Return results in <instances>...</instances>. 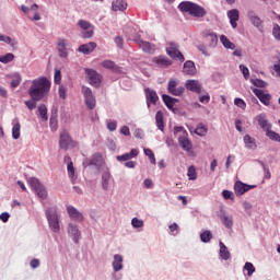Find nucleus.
Masks as SVG:
<instances>
[{"mask_svg": "<svg viewBox=\"0 0 280 280\" xmlns=\"http://www.w3.org/2000/svg\"><path fill=\"white\" fill-rule=\"evenodd\" d=\"M114 272H119L120 270H124V256L116 254L114 255V260L112 262Z\"/></svg>", "mask_w": 280, "mask_h": 280, "instance_id": "nucleus-21", "label": "nucleus"}, {"mask_svg": "<svg viewBox=\"0 0 280 280\" xmlns=\"http://www.w3.org/2000/svg\"><path fill=\"white\" fill-rule=\"evenodd\" d=\"M67 233L68 236L72 238V242L74 244H80V240L82 238V232L80 231L78 224L73 222L68 223Z\"/></svg>", "mask_w": 280, "mask_h": 280, "instance_id": "nucleus-6", "label": "nucleus"}, {"mask_svg": "<svg viewBox=\"0 0 280 280\" xmlns=\"http://www.w3.org/2000/svg\"><path fill=\"white\" fill-rule=\"evenodd\" d=\"M178 8L180 12H188L190 16H195L196 19H202L207 16V10H205V8L190 1L179 3Z\"/></svg>", "mask_w": 280, "mask_h": 280, "instance_id": "nucleus-3", "label": "nucleus"}, {"mask_svg": "<svg viewBox=\"0 0 280 280\" xmlns=\"http://www.w3.org/2000/svg\"><path fill=\"white\" fill-rule=\"evenodd\" d=\"M0 43H5L7 45H11V47H14L16 45V42L10 38V36H5L0 33Z\"/></svg>", "mask_w": 280, "mask_h": 280, "instance_id": "nucleus-46", "label": "nucleus"}, {"mask_svg": "<svg viewBox=\"0 0 280 280\" xmlns=\"http://www.w3.org/2000/svg\"><path fill=\"white\" fill-rule=\"evenodd\" d=\"M139 156V150L132 149L129 153L116 156L117 161L120 163L124 161H130L131 159H137Z\"/></svg>", "mask_w": 280, "mask_h": 280, "instance_id": "nucleus-27", "label": "nucleus"}, {"mask_svg": "<svg viewBox=\"0 0 280 280\" xmlns=\"http://www.w3.org/2000/svg\"><path fill=\"white\" fill-rule=\"evenodd\" d=\"M62 80V72L58 69H55V84H60Z\"/></svg>", "mask_w": 280, "mask_h": 280, "instance_id": "nucleus-57", "label": "nucleus"}, {"mask_svg": "<svg viewBox=\"0 0 280 280\" xmlns=\"http://www.w3.org/2000/svg\"><path fill=\"white\" fill-rule=\"evenodd\" d=\"M252 25H254L255 27H259L261 25V19H259V16L255 15V12L250 11L247 14Z\"/></svg>", "mask_w": 280, "mask_h": 280, "instance_id": "nucleus-37", "label": "nucleus"}, {"mask_svg": "<svg viewBox=\"0 0 280 280\" xmlns=\"http://www.w3.org/2000/svg\"><path fill=\"white\" fill-rule=\"evenodd\" d=\"M155 124L159 128V130H161L163 132V130L165 129V122L163 121V112H158L155 115Z\"/></svg>", "mask_w": 280, "mask_h": 280, "instance_id": "nucleus-35", "label": "nucleus"}, {"mask_svg": "<svg viewBox=\"0 0 280 280\" xmlns=\"http://www.w3.org/2000/svg\"><path fill=\"white\" fill-rule=\"evenodd\" d=\"M272 36H273L275 40L280 43V25L279 24H273Z\"/></svg>", "mask_w": 280, "mask_h": 280, "instance_id": "nucleus-47", "label": "nucleus"}, {"mask_svg": "<svg viewBox=\"0 0 280 280\" xmlns=\"http://www.w3.org/2000/svg\"><path fill=\"white\" fill-rule=\"evenodd\" d=\"M67 213H68L70 220H72L73 222H83V220H84V214H82V212H80L73 206L67 207Z\"/></svg>", "mask_w": 280, "mask_h": 280, "instance_id": "nucleus-11", "label": "nucleus"}, {"mask_svg": "<svg viewBox=\"0 0 280 280\" xmlns=\"http://www.w3.org/2000/svg\"><path fill=\"white\" fill-rule=\"evenodd\" d=\"M256 121H258V125L262 130L268 132L270 130V125L268 124V119L266 118V115L260 114L256 117Z\"/></svg>", "mask_w": 280, "mask_h": 280, "instance_id": "nucleus-29", "label": "nucleus"}, {"mask_svg": "<svg viewBox=\"0 0 280 280\" xmlns=\"http://www.w3.org/2000/svg\"><path fill=\"white\" fill-rule=\"evenodd\" d=\"M97 47V44L94 42H90L88 44H83L78 48V51H80V54H84V55H89V54H93V51H95V48Z\"/></svg>", "mask_w": 280, "mask_h": 280, "instance_id": "nucleus-22", "label": "nucleus"}, {"mask_svg": "<svg viewBox=\"0 0 280 280\" xmlns=\"http://www.w3.org/2000/svg\"><path fill=\"white\" fill-rule=\"evenodd\" d=\"M136 43L139 44L142 50L145 51V54H154L155 47L150 42H143L141 39H135Z\"/></svg>", "mask_w": 280, "mask_h": 280, "instance_id": "nucleus-26", "label": "nucleus"}, {"mask_svg": "<svg viewBox=\"0 0 280 280\" xmlns=\"http://www.w3.org/2000/svg\"><path fill=\"white\" fill-rule=\"evenodd\" d=\"M38 113L39 116L42 117L43 121H47L48 117H47V106H45V104H40L38 106Z\"/></svg>", "mask_w": 280, "mask_h": 280, "instance_id": "nucleus-43", "label": "nucleus"}, {"mask_svg": "<svg viewBox=\"0 0 280 280\" xmlns=\"http://www.w3.org/2000/svg\"><path fill=\"white\" fill-rule=\"evenodd\" d=\"M28 185L38 196V198H42V200H45L47 198V188H45V186L40 183V180H38V178H28Z\"/></svg>", "mask_w": 280, "mask_h": 280, "instance_id": "nucleus-5", "label": "nucleus"}, {"mask_svg": "<svg viewBox=\"0 0 280 280\" xmlns=\"http://www.w3.org/2000/svg\"><path fill=\"white\" fill-rule=\"evenodd\" d=\"M183 73L185 75H196L198 73V70L196 69V63L194 61L188 60L184 63Z\"/></svg>", "mask_w": 280, "mask_h": 280, "instance_id": "nucleus-18", "label": "nucleus"}, {"mask_svg": "<svg viewBox=\"0 0 280 280\" xmlns=\"http://www.w3.org/2000/svg\"><path fill=\"white\" fill-rule=\"evenodd\" d=\"M240 71L243 73L245 80H248V78H250V71L248 70V67L240 65Z\"/></svg>", "mask_w": 280, "mask_h": 280, "instance_id": "nucleus-54", "label": "nucleus"}, {"mask_svg": "<svg viewBox=\"0 0 280 280\" xmlns=\"http://www.w3.org/2000/svg\"><path fill=\"white\" fill-rule=\"evenodd\" d=\"M222 196L225 200H233V198H235V196L233 195V191H230V190H223Z\"/></svg>", "mask_w": 280, "mask_h": 280, "instance_id": "nucleus-58", "label": "nucleus"}, {"mask_svg": "<svg viewBox=\"0 0 280 280\" xmlns=\"http://www.w3.org/2000/svg\"><path fill=\"white\" fill-rule=\"evenodd\" d=\"M78 25L83 30V38H93V34H95V27L90 24L89 21L81 20L78 22Z\"/></svg>", "mask_w": 280, "mask_h": 280, "instance_id": "nucleus-10", "label": "nucleus"}, {"mask_svg": "<svg viewBox=\"0 0 280 280\" xmlns=\"http://www.w3.org/2000/svg\"><path fill=\"white\" fill-rule=\"evenodd\" d=\"M234 104H235V106H237L238 108H242V110H246V102H244V100H242V98H235V100H234Z\"/></svg>", "mask_w": 280, "mask_h": 280, "instance_id": "nucleus-55", "label": "nucleus"}, {"mask_svg": "<svg viewBox=\"0 0 280 280\" xmlns=\"http://www.w3.org/2000/svg\"><path fill=\"white\" fill-rule=\"evenodd\" d=\"M14 60V54L8 52L7 55L0 56V62L3 65H8V62H12Z\"/></svg>", "mask_w": 280, "mask_h": 280, "instance_id": "nucleus-44", "label": "nucleus"}, {"mask_svg": "<svg viewBox=\"0 0 280 280\" xmlns=\"http://www.w3.org/2000/svg\"><path fill=\"white\" fill-rule=\"evenodd\" d=\"M51 89V82L45 77L37 78L32 81L28 89V95L32 100H43Z\"/></svg>", "mask_w": 280, "mask_h": 280, "instance_id": "nucleus-1", "label": "nucleus"}, {"mask_svg": "<svg viewBox=\"0 0 280 280\" xmlns=\"http://www.w3.org/2000/svg\"><path fill=\"white\" fill-rule=\"evenodd\" d=\"M145 93V97H147V106L148 108H150V105H156V103L159 102V94H156V91L147 88L144 90Z\"/></svg>", "mask_w": 280, "mask_h": 280, "instance_id": "nucleus-14", "label": "nucleus"}, {"mask_svg": "<svg viewBox=\"0 0 280 280\" xmlns=\"http://www.w3.org/2000/svg\"><path fill=\"white\" fill-rule=\"evenodd\" d=\"M115 44L117 45V47H119V49H121L124 47V37L121 36L115 37Z\"/></svg>", "mask_w": 280, "mask_h": 280, "instance_id": "nucleus-60", "label": "nucleus"}, {"mask_svg": "<svg viewBox=\"0 0 280 280\" xmlns=\"http://www.w3.org/2000/svg\"><path fill=\"white\" fill-rule=\"evenodd\" d=\"M85 73L92 86H98V84L102 82V75H100L97 71L93 69H85Z\"/></svg>", "mask_w": 280, "mask_h": 280, "instance_id": "nucleus-12", "label": "nucleus"}, {"mask_svg": "<svg viewBox=\"0 0 280 280\" xmlns=\"http://www.w3.org/2000/svg\"><path fill=\"white\" fill-rule=\"evenodd\" d=\"M153 62H155L158 67H170L172 65V60L163 56L153 58Z\"/></svg>", "mask_w": 280, "mask_h": 280, "instance_id": "nucleus-32", "label": "nucleus"}, {"mask_svg": "<svg viewBox=\"0 0 280 280\" xmlns=\"http://www.w3.org/2000/svg\"><path fill=\"white\" fill-rule=\"evenodd\" d=\"M59 148L61 150H73V148H78V142L71 138L69 131L63 130L59 137Z\"/></svg>", "mask_w": 280, "mask_h": 280, "instance_id": "nucleus-4", "label": "nucleus"}, {"mask_svg": "<svg viewBox=\"0 0 280 280\" xmlns=\"http://www.w3.org/2000/svg\"><path fill=\"white\" fill-rule=\"evenodd\" d=\"M131 225L133 226V229H143V220L133 218L131 220Z\"/></svg>", "mask_w": 280, "mask_h": 280, "instance_id": "nucleus-53", "label": "nucleus"}, {"mask_svg": "<svg viewBox=\"0 0 280 280\" xmlns=\"http://www.w3.org/2000/svg\"><path fill=\"white\" fill-rule=\"evenodd\" d=\"M250 189H255V185H248L242 182H236L234 185L236 196H244V194H246V191H250Z\"/></svg>", "mask_w": 280, "mask_h": 280, "instance_id": "nucleus-13", "label": "nucleus"}, {"mask_svg": "<svg viewBox=\"0 0 280 280\" xmlns=\"http://www.w3.org/2000/svg\"><path fill=\"white\" fill-rule=\"evenodd\" d=\"M273 71H275L276 78H280V60L273 65Z\"/></svg>", "mask_w": 280, "mask_h": 280, "instance_id": "nucleus-63", "label": "nucleus"}, {"mask_svg": "<svg viewBox=\"0 0 280 280\" xmlns=\"http://www.w3.org/2000/svg\"><path fill=\"white\" fill-rule=\"evenodd\" d=\"M244 143L248 150H255V148H257V143H255V139H253L250 135L244 136Z\"/></svg>", "mask_w": 280, "mask_h": 280, "instance_id": "nucleus-36", "label": "nucleus"}, {"mask_svg": "<svg viewBox=\"0 0 280 280\" xmlns=\"http://www.w3.org/2000/svg\"><path fill=\"white\" fill-rule=\"evenodd\" d=\"M244 270L247 271V277H253V273L255 272V266L253 262H246L244 266Z\"/></svg>", "mask_w": 280, "mask_h": 280, "instance_id": "nucleus-49", "label": "nucleus"}, {"mask_svg": "<svg viewBox=\"0 0 280 280\" xmlns=\"http://www.w3.org/2000/svg\"><path fill=\"white\" fill-rule=\"evenodd\" d=\"M82 94L84 96L85 100V106L90 109L93 110V108H95V95H93V91L90 90V88L86 86H82Z\"/></svg>", "mask_w": 280, "mask_h": 280, "instance_id": "nucleus-8", "label": "nucleus"}, {"mask_svg": "<svg viewBox=\"0 0 280 280\" xmlns=\"http://www.w3.org/2000/svg\"><path fill=\"white\" fill-rule=\"evenodd\" d=\"M48 226L52 233H60V212L58 207H49L45 210Z\"/></svg>", "mask_w": 280, "mask_h": 280, "instance_id": "nucleus-2", "label": "nucleus"}, {"mask_svg": "<svg viewBox=\"0 0 280 280\" xmlns=\"http://www.w3.org/2000/svg\"><path fill=\"white\" fill-rule=\"evenodd\" d=\"M228 18L230 19V23L233 30L237 28V22L240 21V11L237 9L230 10L228 12Z\"/></svg>", "mask_w": 280, "mask_h": 280, "instance_id": "nucleus-19", "label": "nucleus"}, {"mask_svg": "<svg viewBox=\"0 0 280 280\" xmlns=\"http://www.w3.org/2000/svg\"><path fill=\"white\" fill-rule=\"evenodd\" d=\"M167 91L175 97H180V95L185 93V89L183 86H178V79H171L168 81Z\"/></svg>", "mask_w": 280, "mask_h": 280, "instance_id": "nucleus-9", "label": "nucleus"}, {"mask_svg": "<svg viewBox=\"0 0 280 280\" xmlns=\"http://www.w3.org/2000/svg\"><path fill=\"white\" fill-rule=\"evenodd\" d=\"M220 220L225 229H233V215L222 214Z\"/></svg>", "mask_w": 280, "mask_h": 280, "instance_id": "nucleus-31", "label": "nucleus"}, {"mask_svg": "<svg viewBox=\"0 0 280 280\" xmlns=\"http://www.w3.org/2000/svg\"><path fill=\"white\" fill-rule=\"evenodd\" d=\"M120 133L125 137H130V128L128 126H122L120 129Z\"/></svg>", "mask_w": 280, "mask_h": 280, "instance_id": "nucleus-62", "label": "nucleus"}, {"mask_svg": "<svg viewBox=\"0 0 280 280\" xmlns=\"http://www.w3.org/2000/svg\"><path fill=\"white\" fill-rule=\"evenodd\" d=\"M187 176L189 180H196V178H198V175L196 174V167L194 166L188 167Z\"/></svg>", "mask_w": 280, "mask_h": 280, "instance_id": "nucleus-52", "label": "nucleus"}, {"mask_svg": "<svg viewBox=\"0 0 280 280\" xmlns=\"http://www.w3.org/2000/svg\"><path fill=\"white\" fill-rule=\"evenodd\" d=\"M205 38L208 42L209 47H218V35L211 31L205 33Z\"/></svg>", "mask_w": 280, "mask_h": 280, "instance_id": "nucleus-23", "label": "nucleus"}, {"mask_svg": "<svg viewBox=\"0 0 280 280\" xmlns=\"http://www.w3.org/2000/svg\"><path fill=\"white\" fill-rule=\"evenodd\" d=\"M220 42L222 43L223 47H225V49H235V44H233L231 39L226 37V35H221Z\"/></svg>", "mask_w": 280, "mask_h": 280, "instance_id": "nucleus-38", "label": "nucleus"}, {"mask_svg": "<svg viewBox=\"0 0 280 280\" xmlns=\"http://www.w3.org/2000/svg\"><path fill=\"white\" fill-rule=\"evenodd\" d=\"M107 128L110 130V132H115L117 130V122L116 121H108L107 122Z\"/></svg>", "mask_w": 280, "mask_h": 280, "instance_id": "nucleus-61", "label": "nucleus"}, {"mask_svg": "<svg viewBox=\"0 0 280 280\" xmlns=\"http://www.w3.org/2000/svg\"><path fill=\"white\" fill-rule=\"evenodd\" d=\"M128 8V3L125 0H114L112 2V10L114 12H124Z\"/></svg>", "mask_w": 280, "mask_h": 280, "instance_id": "nucleus-28", "label": "nucleus"}, {"mask_svg": "<svg viewBox=\"0 0 280 280\" xmlns=\"http://www.w3.org/2000/svg\"><path fill=\"white\" fill-rule=\"evenodd\" d=\"M58 93L60 100H67V89L63 85H59Z\"/></svg>", "mask_w": 280, "mask_h": 280, "instance_id": "nucleus-56", "label": "nucleus"}, {"mask_svg": "<svg viewBox=\"0 0 280 280\" xmlns=\"http://www.w3.org/2000/svg\"><path fill=\"white\" fill-rule=\"evenodd\" d=\"M254 95L258 97V100L264 104L265 106H270V100L271 96L268 93H265L264 90L254 89L253 90Z\"/></svg>", "mask_w": 280, "mask_h": 280, "instance_id": "nucleus-15", "label": "nucleus"}, {"mask_svg": "<svg viewBox=\"0 0 280 280\" xmlns=\"http://www.w3.org/2000/svg\"><path fill=\"white\" fill-rule=\"evenodd\" d=\"M36 102H40V100H34L31 97V100L25 102V106L28 110H34V108H36Z\"/></svg>", "mask_w": 280, "mask_h": 280, "instance_id": "nucleus-50", "label": "nucleus"}, {"mask_svg": "<svg viewBox=\"0 0 280 280\" xmlns=\"http://www.w3.org/2000/svg\"><path fill=\"white\" fill-rule=\"evenodd\" d=\"M12 138L20 139L21 138V124L16 122L12 128Z\"/></svg>", "mask_w": 280, "mask_h": 280, "instance_id": "nucleus-41", "label": "nucleus"}, {"mask_svg": "<svg viewBox=\"0 0 280 280\" xmlns=\"http://www.w3.org/2000/svg\"><path fill=\"white\" fill-rule=\"evenodd\" d=\"M195 135H198V137H205L207 135V127L199 124L195 130Z\"/></svg>", "mask_w": 280, "mask_h": 280, "instance_id": "nucleus-45", "label": "nucleus"}, {"mask_svg": "<svg viewBox=\"0 0 280 280\" xmlns=\"http://www.w3.org/2000/svg\"><path fill=\"white\" fill-rule=\"evenodd\" d=\"M145 156H149L150 163L152 165H156V158L154 156V152H152L150 149H144Z\"/></svg>", "mask_w": 280, "mask_h": 280, "instance_id": "nucleus-48", "label": "nucleus"}, {"mask_svg": "<svg viewBox=\"0 0 280 280\" xmlns=\"http://www.w3.org/2000/svg\"><path fill=\"white\" fill-rule=\"evenodd\" d=\"M267 137H269L271 141H277L278 143H280V135L275 131H270V129L267 131Z\"/></svg>", "mask_w": 280, "mask_h": 280, "instance_id": "nucleus-51", "label": "nucleus"}, {"mask_svg": "<svg viewBox=\"0 0 280 280\" xmlns=\"http://www.w3.org/2000/svg\"><path fill=\"white\" fill-rule=\"evenodd\" d=\"M166 52L170 58H177V60H180V62H185V56H183V52L178 50V44L174 42L168 43V47H166Z\"/></svg>", "mask_w": 280, "mask_h": 280, "instance_id": "nucleus-7", "label": "nucleus"}, {"mask_svg": "<svg viewBox=\"0 0 280 280\" xmlns=\"http://www.w3.org/2000/svg\"><path fill=\"white\" fill-rule=\"evenodd\" d=\"M178 143L182 149H184L186 152H191V148H194V144H191V140L187 138V136H180L178 138Z\"/></svg>", "mask_w": 280, "mask_h": 280, "instance_id": "nucleus-25", "label": "nucleus"}, {"mask_svg": "<svg viewBox=\"0 0 280 280\" xmlns=\"http://www.w3.org/2000/svg\"><path fill=\"white\" fill-rule=\"evenodd\" d=\"M162 100H163L165 106H167L170 108V110H172V108H174V104L176 102H178L177 98H174L167 94L162 95Z\"/></svg>", "mask_w": 280, "mask_h": 280, "instance_id": "nucleus-34", "label": "nucleus"}, {"mask_svg": "<svg viewBox=\"0 0 280 280\" xmlns=\"http://www.w3.org/2000/svg\"><path fill=\"white\" fill-rule=\"evenodd\" d=\"M0 220H1L2 222H8V221L10 220V213H8V212H2V213L0 214Z\"/></svg>", "mask_w": 280, "mask_h": 280, "instance_id": "nucleus-64", "label": "nucleus"}, {"mask_svg": "<svg viewBox=\"0 0 280 280\" xmlns=\"http://www.w3.org/2000/svg\"><path fill=\"white\" fill-rule=\"evenodd\" d=\"M198 49H199V51H201V54L203 55V56H207V57H209V56H211V52H209L208 50H207V46L206 45H199L198 46Z\"/></svg>", "mask_w": 280, "mask_h": 280, "instance_id": "nucleus-59", "label": "nucleus"}, {"mask_svg": "<svg viewBox=\"0 0 280 280\" xmlns=\"http://www.w3.org/2000/svg\"><path fill=\"white\" fill-rule=\"evenodd\" d=\"M9 78L11 79V88L12 89H16L21 84V81L23 80L21 78V73H19V72L9 74Z\"/></svg>", "mask_w": 280, "mask_h": 280, "instance_id": "nucleus-30", "label": "nucleus"}, {"mask_svg": "<svg viewBox=\"0 0 280 280\" xmlns=\"http://www.w3.org/2000/svg\"><path fill=\"white\" fill-rule=\"evenodd\" d=\"M220 257L221 259H224V261L229 260L231 258V253L229 252V248H226V245L224 243L220 242Z\"/></svg>", "mask_w": 280, "mask_h": 280, "instance_id": "nucleus-33", "label": "nucleus"}, {"mask_svg": "<svg viewBox=\"0 0 280 280\" xmlns=\"http://www.w3.org/2000/svg\"><path fill=\"white\" fill-rule=\"evenodd\" d=\"M67 47H69V40L63 38L58 39L57 49L59 51L60 58H67V56H69Z\"/></svg>", "mask_w": 280, "mask_h": 280, "instance_id": "nucleus-16", "label": "nucleus"}, {"mask_svg": "<svg viewBox=\"0 0 280 280\" xmlns=\"http://www.w3.org/2000/svg\"><path fill=\"white\" fill-rule=\"evenodd\" d=\"M187 91H191L192 93H198L202 91V85L198 80H187L185 84Z\"/></svg>", "mask_w": 280, "mask_h": 280, "instance_id": "nucleus-17", "label": "nucleus"}, {"mask_svg": "<svg viewBox=\"0 0 280 280\" xmlns=\"http://www.w3.org/2000/svg\"><path fill=\"white\" fill-rule=\"evenodd\" d=\"M67 170H68V176L71 179V183H75L78 177L75 176V167H73V162L68 163Z\"/></svg>", "mask_w": 280, "mask_h": 280, "instance_id": "nucleus-39", "label": "nucleus"}, {"mask_svg": "<svg viewBox=\"0 0 280 280\" xmlns=\"http://www.w3.org/2000/svg\"><path fill=\"white\" fill-rule=\"evenodd\" d=\"M109 185H110V171L108 170V167H105L102 174V189H104V191H108Z\"/></svg>", "mask_w": 280, "mask_h": 280, "instance_id": "nucleus-24", "label": "nucleus"}, {"mask_svg": "<svg viewBox=\"0 0 280 280\" xmlns=\"http://www.w3.org/2000/svg\"><path fill=\"white\" fill-rule=\"evenodd\" d=\"M83 165H95L96 167H102L104 165V158L102 154L95 153L90 161H85Z\"/></svg>", "mask_w": 280, "mask_h": 280, "instance_id": "nucleus-20", "label": "nucleus"}, {"mask_svg": "<svg viewBox=\"0 0 280 280\" xmlns=\"http://www.w3.org/2000/svg\"><path fill=\"white\" fill-rule=\"evenodd\" d=\"M102 67H104V69H109L110 71H119V67H117V65H115L113 60H104L102 62Z\"/></svg>", "mask_w": 280, "mask_h": 280, "instance_id": "nucleus-40", "label": "nucleus"}, {"mask_svg": "<svg viewBox=\"0 0 280 280\" xmlns=\"http://www.w3.org/2000/svg\"><path fill=\"white\" fill-rule=\"evenodd\" d=\"M213 237V234H211V231L207 230L205 232H202L200 234V240L201 242H203L205 244H207L208 242H211V238Z\"/></svg>", "mask_w": 280, "mask_h": 280, "instance_id": "nucleus-42", "label": "nucleus"}]
</instances>
